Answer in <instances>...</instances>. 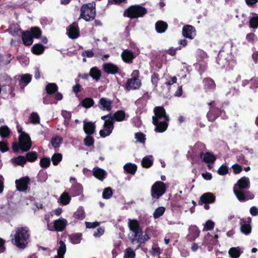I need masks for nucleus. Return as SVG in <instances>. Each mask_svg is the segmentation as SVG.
<instances>
[{"label": "nucleus", "mask_w": 258, "mask_h": 258, "mask_svg": "<svg viewBox=\"0 0 258 258\" xmlns=\"http://www.w3.org/2000/svg\"><path fill=\"white\" fill-rule=\"evenodd\" d=\"M165 208L164 207H160L157 208L153 213V217L157 219L161 217L165 212Z\"/></svg>", "instance_id": "obj_40"}, {"label": "nucleus", "mask_w": 258, "mask_h": 258, "mask_svg": "<svg viewBox=\"0 0 258 258\" xmlns=\"http://www.w3.org/2000/svg\"><path fill=\"white\" fill-rule=\"evenodd\" d=\"M30 236V231L28 227H18L11 235L12 242L18 248L23 249L27 246Z\"/></svg>", "instance_id": "obj_1"}, {"label": "nucleus", "mask_w": 258, "mask_h": 258, "mask_svg": "<svg viewBox=\"0 0 258 258\" xmlns=\"http://www.w3.org/2000/svg\"><path fill=\"white\" fill-rule=\"evenodd\" d=\"M209 104L213 106L210 108V110L207 114V117L209 120L213 121L218 116L220 110L218 108L213 107L215 105V102H211Z\"/></svg>", "instance_id": "obj_16"}, {"label": "nucleus", "mask_w": 258, "mask_h": 258, "mask_svg": "<svg viewBox=\"0 0 258 258\" xmlns=\"http://www.w3.org/2000/svg\"><path fill=\"white\" fill-rule=\"evenodd\" d=\"M31 80V77L28 74H25L21 76V81L26 85L28 84Z\"/></svg>", "instance_id": "obj_56"}, {"label": "nucleus", "mask_w": 258, "mask_h": 258, "mask_svg": "<svg viewBox=\"0 0 258 258\" xmlns=\"http://www.w3.org/2000/svg\"><path fill=\"white\" fill-rule=\"evenodd\" d=\"M141 85V81L138 78L134 77L127 80L125 88L127 90H135L139 89Z\"/></svg>", "instance_id": "obj_13"}, {"label": "nucleus", "mask_w": 258, "mask_h": 258, "mask_svg": "<svg viewBox=\"0 0 258 258\" xmlns=\"http://www.w3.org/2000/svg\"><path fill=\"white\" fill-rule=\"evenodd\" d=\"M57 90V86L55 83H49L46 87V91L49 94L55 93Z\"/></svg>", "instance_id": "obj_39"}, {"label": "nucleus", "mask_w": 258, "mask_h": 258, "mask_svg": "<svg viewBox=\"0 0 258 258\" xmlns=\"http://www.w3.org/2000/svg\"><path fill=\"white\" fill-rule=\"evenodd\" d=\"M98 106L102 110L109 111L112 108V102L109 99L101 98L98 102Z\"/></svg>", "instance_id": "obj_14"}, {"label": "nucleus", "mask_w": 258, "mask_h": 258, "mask_svg": "<svg viewBox=\"0 0 258 258\" xmlns=\"http://www.w3.org/2000/svg\"><path fill=\"white\" fill-rule=\"evenodd\" d=\"M124 170L128 173L134 174L137 170V166L134 164L130 163H126L124 165Z\"/></svg>", "instance_id": "obj_30"}, {"label": "nucleus", "mask_w": 258, "mask_h": 258, "mask_svg": "<svg viewBox=\"0 0 258 258\" xmlns=\"http://www.w3.org/2000/svg\"><path fill=\"white\" fill-rule=\"evenodd\" d=\"M10 133L9 128L7 126H3L0 127V136L3 138H6Z\"/></svg>", "instance_id": "obj_43"}, {"label": "nucleus", "mask_w": 258, "mask_h": 258, "mask_svg": "<svg viewBox=\"0 0 258 258\" xmlns=\"http://www.w3.org/2000/svg\"><path fill=\"white\" fill-rule=\"evenodd\" d=\"M135 251L131 248H127L126 249L124 253L125 258H134L135 257Z\"/></svg>", "instance_id": "obj_50"}, {"label": "nucleus", "mask_w": 258, "mask_h": 258, "mask_svg": "<svg viewBox=\"0 0 258 258\" xmlns=\"http://www.w3.org/2000/svg\"><path fill=\"white\" fill-rule=\"evenodd\" d=\"M40 165L43 168H47L50 165V160L48 158H43L40 161Z\"/></svg>", "instance_id": "obj_54"}, {"label": "nucleus", "mask_w": 258, "mask_h": 258, "mask_svg": "<svg viewBox=\"0 0 258 258\" xmlns=\"http://www.w3.org/2000/svg\"><path fill=\"white\" fill-rule=\"evenodd\" d=\"M112 195V191L110 187L106 188L102 194V196L104 199H108L111 197Z\"/></svg>", "instance_id": "obj_48"}, {"label": "nucleus", "mask_w": 258, "mask_h": 258, "mask_svg": "<svg viewBox=\"0 0 258 258\" xmlns=\"http://www.w3.org/2000/svg\"><path fill=\"white\" fill-rule=\"evenodd\" d=\"M252 82H254V86L253 88H257L258 87V80L256 79H251L249 80H245L242 81V86L244 87V86H246L247 84H249L250 83H252Z\"/></svg>", "instance_id": "obj_53"}, {"label": "nucleus", "mask_w": 258, "mask_h": 258, "mask_svg": "<svg viewBox=\"0 0 258 258\" xmlns=\"http://www.w3.org/2000/svg\"><path fill=\"white\" fill-rule=\"evenodd\" d=\"M67 34L72 39H75L79 36L80 32L77 23L74 22L68 27Z\"/></svg>", "instance_id": "obj_11"}, {"label": "nucleus", "mask_w": 258, "mask_h": 258, "mask_svg": "<svg viewBox=\"0 0 258 258\" xmlns=\"http://www.w3.org/2000/svg\"><path fill=\"white\" fill-rule=\"evenodd\" d=\"M250 213L252 216L258 215V208L256 207L253 206L250 209Z\"/></svg>", "instance_id": "obj_64"}, {"label": "nucleus", "mask_w": 258, "mask_h": 258, "mask_svg": "<svg viewBox=\"0 0 258 258\" xmlns=\"http://www.w3.org/2000/svg\"><path fill=\"white\" fill-rule=\"evenodd\" d=\"M161 252V249L158 246L156 245L153 246L150 250V253L153 256H159Z\"/></svg>", "instance_id": "obj_51"}, {"label": "nucleus", "mask_w": 258, "mask_h": 258, "mask_svg": "<svg viewBox=\"0 0 258 258\" xmlns=\"http://www.w3.org/2000/svg\"><path fill=\"white\" fill-rule=\"evenodd\" d=\"M94 54L92 50H88L82 52V55L84 57H92Z\"/></svg>", "instance_id": "obj_62"}, {"label": "nucleus", "mask_w": 258, "mask_h": 258, "mask_svg": "<svg viewBox=\"0 0 258 258\" xmlns=\"http://www.w3.org/2000/svg\"><path fill=\"white\" fill-rule=\"evenodd\" d=\"M29 32H30L32 37L34 38H37L41 35V30L37 27L32 28Z\"/></svg>", "instance_id": "obj_42"}, {"label": "nucleus", "mask_w": 258, "mask_h": 258, "mask_svg": "<svg viewBox=\"0 0 258 258\" xmlns=\"http://www.w3.org/2000/svg\"><path fill=\"white\" fill-rule=\"evenodd\" d=\"M135 138L137 141L140 143H144L145 142V138L143 134L138 133L136 134Z\"/></svg>", "instance_id": "obj_59"}, {"label": "nucleus", "mask_w": 258, "mask_h": 258, "mask_svg": "<svg viewBox=\"0 0 258 258\" xmlns=\"http://www.w3.org/2000/svg\"><path fill=\"white\" fill-rule=\"evenodd\" d=\"M84 142L86 146L89 147L93 145L94 140L92 137L88 136L84 139Z\"/></svg>", "instance_id": "obj_57"}, {"label": "nucleus", "mask_w": 258, "mask_h": 258, "mask_svg": "<svg viewBox=\"0 0 258 258\" xmlns=\"http://www.w3.org/2000/svg\"><path fill=\"white\" fill-rule=\"evenodd\" d=\"M112 117L113 121L115 120L117 121H121L125 118V113L123 111H118L114 113Z\"/></svg>", "instance_id": "obj_33"}, {"label": "nucleus", "mask_w": 258, "mask_h": 258, "mask_svg": "<svg viewBox=\"0 0 258 258\" xmlns=\"http://www.w3.org/2000/svg\"><path fill=\"white\" fill-rule=\"evenodd\" d=\"M93 175L100 180H103L106 176V172L102 169L95 167L93 170Z\"/></svg>", "instance_id": "obj_21"}, {"label": "nucleus", "mask_w": 258, "mask_h": 258, "mask_svg": "<svg viewBox=\"0 0 258 258\" xmlns=\"http://www.w3.org/2000/svg\"><path fill=\"white\" fill-rule=\"evenodd\" d=\"M86 226L88 228H94L99 225V223L98 222H85Z\"/></svg>", "instance_id": "obj_61"}, {"label": "nucleus", "mask_w": 258, "mask_h": 258, "mask_svg": "<svg viewBox=\"0 0 258 258\" xmlns=\"http://www.w3.org/2000/svg\"><path fill=\"white\" fill-rule=\"evenodd\" d=\"M243 253V251L239 247H233L228 250V254L231 258H239Z\"/></svg>", "instance_id": "obj_23"}, {"label": "nucleus", "mask_w": 258, "mask_h": 258, "mask_svg": "<svg viewBox=\"0 0 258 258\" xmlns=\"http://www.w3.org/2000/svg\"><path fill=\"white\" fill-rule=\"evenodd\" d=\"M113 129V118L106 119L103 124V129L101 130L99 134L101 137L105 138L109 136Z\"/></svg>", "instance_id": "obj_10"}, {"label": "nucleus", "mask_w": 258, "mask_h": 258, "mask_svg": "<svg viewBox=\"0 0 258 258\" xmlns=\"http://www.w3.org/2000/svg\"><path fill=\"white\" fill-rule=\"evenodd\" d=\"M66 252V246L62 241H60L59 246L57 249V254L54 258H63Z\"/></svg>", "instance_id": "obj_26"}, {"label": "nucleus", "mask_w": 258, "mask_h": 258, "mask_svg": "<svg viewBox=\"0 0 258 258\" xmlns=\"http://www.w3.org/2000/svg\"><path fill=\"white\" fill-rule=\"evenodd\" d=\"M200 234V231L198 227L195 226H191L189 228V233L188 234V239L190 240H194Z\"/></svg>", "instance_id": "obj_25"}, {"label": "nucleus", "mask_w": 258, "mask_h": 258, "mask_svg": "<svg viewBox=\"0 0 258 258\" xmlns=\"http://www.w3.org/2000/svg\"><path fill=\"white\" fill-rule=\"evenodd\" d=\"M31 122L33 124H37L40 122V118L36 113H32L30 116Z\"/></svg>", "instance_id": "obj_49"}, {"label": "nucleus", "mask_w": 258, "mask_h": 258, "mask_svg": "<svg viewBox=\"0 0 258 258\" xmlns=\"http://www.w3.org/2000/svg\"><path fill=\"white\" fill-rule=\"evenodd\" d=\"M257 39V37L255 35V34L254 33L250 32L248 34H247L246 36V39L248 42L252 44H253L255 43L256 40Z\"/></svg>", "instance_id": "obj_47"}, {"label": "nucleus", "mask_w": 258, "mask_h": 258, "mask_svg": "<svg viewBox=\"0 0 258 258\" xmlns=\"http://www.w3.org/2000/svg\"><path fill=\"white\" fill-rule=\"evenodd\" d=\"M154 115L153 116V123L155 125L156 132H165L168 126L167 122L169 117L166 114L165 110L162 107H156L154 109Z\"/></svg>", "instance_id": "obj_3"}, {"label": "nucleus", "mask_w": 258, "mask_h": 258, "mask_svg": "<svg viewBox=\"0 0 258 258\" xmlns=\"http://www.w3.org/2000/svg\"><path fill=\"white\" fill-rule=\"evenodd\" d=\"M89 75L93 79L97 81L100 78L101 72L97 68L93 67L91 69Z\"/></svg>", "instance_id": "obj_27"}, {"label": "nucleus", "mask_w": 258, "mask_h": 258, "mask_svg": "<svg viewBox=\"0 0 258 258\" xmlns=\"http://www.w3.org/2000/svg\"><path fill=\"white\" fill-rule=\"evenodd\" d=\"M218 174L221 175L226 174V165L225 164L222 165L217 171Z\"/></svg>", "instance_id": "obj_63"}, {"label": "nucleus", "mask_w": 258, "mask_h": 258, "mask_svg": "<svg viewBox=\"0 0 258 258\" xmlns=\"http://www.w3.org/2000/svg\"><path fill=\"white\" fill-rule=\"evenodd\" d=\"M22 39L25 45H30L33 43V39L30 32L24 31L22 34Z\"/></svg>", "instance_id": "obj_24"}, {"label": "nucleus", "mask_w": 258, "mask_h": 258, "mask_svg": "<svg viewBox=\"0 0 258 258\" xmlns=\"http://www.w3.org/2000/svg\"><path fill=\"white\" fill-rule=\"evenodd\" d=\"M44 50V47L43 45L39 44H36L32 47V51L33 53L39 55L42 54Z\"/></svg>", "instance_id": "obj_34"}, {"label": "nucleus", "mask_w": 258, "mask_h": 258, "mask_svg": "<svg viewBox=\"0 0 258 258\" xmlns=\"http://www.w3.org/2000/svg\"><path fill=\"white\" fill-rule=\"evenodd\" d=\"M83 129L86 134L90 135L94 133L95 125L92 122H86L84 121Z\"/></svg>", "instance_id": "obj_22"}, {"label": "nucleus", "mask_w": 258, "mask_h": 258, "mask_svg": "<svg viewBox=\"0 0 258 258\" xmlns=\"http://www.w3.org/2000/svg\"><path fill=\"white\" fill-rule=\"evenodd\" d=\"M147 13L146 8L139 6H131L125 12V15L127 17L134 19L143 17Z\"/></svg>", "instance_id": "obj_7"}, {"label": "nucleus", "mask_w": 258, "mask_h": 258, "mask_svg": "<svg viewBox=\"0 0 258 258\" xmlns=\"http://www.w3.org/2000/svg\"><path fill=\"white\" fill-rule=\"evenodd\" d=\"M182 34L184 37L192 39L196 36V32L194 27L186 25L182 28Z\"/></svg>", "instance_id": "obj_15"}, {"label": "nucleus", "mask_w": 258, "mask_h": 258, "mask_svg": "<svg viewBox=\"0 0 258 258\" xmlns=\"http://www.w3.org/2000/svg\"><path fill=\"white\" fill-rule=\"evenodd\" d=\"M121 57L123 60L127 63H131L135 56L131 50L128 49L124 50L121 53Z\"/></svg>", "instance_id": "obj_18"}, {"label": "nucleus", "mask_w": 258, "mask_h": 258, "mask_svg": "<svg viewBox=\"0 0 258 258\" xmlns=\"http://www.w3.org/2000/svg\"><path fill=\"white\" fill-rule=\"evenodd\" d=\"M18 132L21 133L19 137V144H14L13 145V149L14 151H17L19 147L21 150L27 151L29 150L31 147L30 138L27 134L22 132L21 130H18Z\"/></svg>", "instance_id": "obj_4"}, {"label": "nucleus", "mask_w": 258, "mask_h": 258, "mask_svg": "<svg viewBox=\"0 0 258 258\" xmlns=\"http://www.w3.org/2000/svg\"><path fill=\"white\" fill-rule=\"evenodd\" d=\"M232 167L233 170V172L236 174L240 173L242 170L241 166L238 164H234Z\"/></svg>", "instance_id": "obj_58"}, {"label": "nucleus", "mask_w": 258, "mask_h": 258, "mask_svg": "<svg viewBox=\"0 0 258 258\" xmlns=\"http://www.w3.org/2000/svg\"><path fill=\"white\" fill-rule=\"evenodd\" d=\"M67 224L68 222L66 219H57L53 222V227H50L49 223H48L47 225V229L50 231H62L66 228Z\"/></svg>", "instance_id": "obj_9"}, {"label": "nucleus", "mask_w": 258, "mask_h": 258, "mask_svg": "<svg viewBox=\"0 0 258 258\" xmlns=\"http://www.w3.org/2000/svg\"><path fill=\"white\" fill-rule=\"evenodd\" d=\"M128 226L130 230L129 238L134 243L135 241H141L140 235L141 229L139 226V222L136 220H128Z\"/></svg>", "instance_id": "obj_5"}, {"label": "nucleus", "mask_w": 258, "mask_h": 258, "mask_svg": "<svg viewBox=\"0 0 258 258\" xmlns=\"http://www.w3.org/2000/svg\"><path fill=\"white\" fill-rule=\"evenodd\" d=\"M37 157V154L34 152H29L26 155L27 159L31 162L35 161Z\"/></svg>", "instance_id": "obj_55"}, {"label": "nucleus", "mask_w": 258, "mask_h": 258, "mask_svg": "<svg viewBox=\"0 0 258 258\" xmlns=\"http://www.w3.org/2000/svg\"><path fill=\"white\" fill-rule=\"evenodd\" d=\"M243 224H242L240 227L241 232L244 234H249L251 231V226L248 224H246L245 221H243Z\"/></svg>", "instance_id": "obj_37"}, {"label": "nucleus", "mask_w": 258, "mask_h": 258, "mask_svg": "<svg viewBox=\"0 0 258 258\" xmlns=\"http://www.w3.org/2000/svg\"><path fill=\"white\" fill-rule=\"evenodd\" d=\"M9 149L8 144L6 142H0V150L3 152L7 151Z\"/></svg>", "instance_id": "obj_60"}, {"label": "nucleus", "mask_w": 258, "mask_h": 258, "mask_svg": "<svg viewBox=\"0 0 258 258\" xmlns=\"http://www.w3.org/2000/svg\"><path fill=\"white\" fill-rule=\"evenodd\" d=\"M74 217L78 220H82L85 217V213L83 207H79L74 213Z\"/></svg>", "instance_id": "obj_35"}, {"label": "nucleus", "mask_w": 258, "mask_h": 258, "mask_svg": "<svg viewBox=\"0 0 258 258\" xmlns=\"http://www.w3.org/2000/svg\"><path fill=\"white\" fill-rule=\"evenodd\" d=\"M13 160L16 165H20L21 166H23L26 161L25 158L22 156H19Z\"/></svg>", "instance_id": "obj_45"}, {"label": "nucleus", "mask_w": 258, "mask_h": 258, "mask_svg": "<svg viewBox=\"0 0 258 258\" xmlns=\"http://www.w3.org/2000/svg\"><path fill=\"white\" fill-rule=\"evenodd\" d=\"M166 186L161 181H157L154 183L151 188V196L153 198L159 199L165 192Z\"/></svg>", "instance_id": "obj_8"}, {"label": "nucleus", "mask_w": 258, "mask_h": 258, "mask_svg": "<svg viewBox=\"0 0 258 258\" xmlns=\"http://www.w3.org/2000/svg\"><path fill=\"white\" fill-rule=\"evenodd\" d=\"M103 68L105 72L107 74H114L118 71V68L111 63H106L103 66Z\"/></svg>", "instance_id": "obj_20"}, {"label": "nucleus", "mask_w": 258, "mask_h": 258, "mask_svg": "<svg viewBox=\"0 0 258 258\" xmlns=\"http://www.w3.org/2000/svg\"><path fill=\"white\" fill-rule=\"evenodd\" d=\"M250 183L249 178L243 176L237 180L234 185L233 191L237 199L240 202H244L249 199H252L254 197L253 194L249 191H244L250 187Z\"/></svg>", "instance_id": "obj_2"}, {"label": "nucleus", "mask_w": 258, "mask_h": 258, "mask_svg": "<svg viewBox=\"0 0 258 258\" xmlns=\"http://www.w3.org/2000/svg\"><path fill=\"white\" fill-rule=\"evenodd\" d=\"M153 164V156L149 155L142 159V165L144 167L148 168Z\"/></svg>", "instance_id": "obj_31"}, {"label": "nucleus", "mask_w": 258, "mask_h": 258, "mask_svg": "<svg viewBox=\"0 0 258 258\" xmlns=\"http://www.w3.org/2000/svg\"><path fill=\"white\" fill-rule=\"evenodd\" d=\"M61 159L62 155L59 153L54 154L51 158L52 163L54 165H57L58 163L61 160Z\"/></svg>", "instance_id": "obj_46"}, {"label": "nucleus", "mask_w": 258, "mask_h": 258, "mask_svg": "<svg viewBox=\"0 0 258 258\" xmlns=\"http://www.w3.org/2000/svg\"><path fill=\"white\" fill-rule=\"evenodd\" d=\"M94 103V100L90 98H86L81 102L82 106L85 108L91 107L93 105Z\"/></svg>", "instance_id": "obj_41"}, {"label": "nucleus", "mask_w": 258, "mask_h": 258, "mask_svg": "<svg viewBox=\"0 0 258 258\" xmlns=\"http://www.w3.org/2000/svg\"><path fill=\"white\" fill-rule=\"evenodd\" d=\"M214 222L211 220H208L204 225L203 230H210L212 229L214 227Z\"/></svg>", "instance_id": "obj_52"}, {"label": "nucleus", "mask_w": 258, "mask_h": 258, "mask_svg": "<svg viewBox=\"0 0 258 258\" xmlns=\"http://www.w3.org/2000/svg\"><path fill=\"white\" fill-rule=\"evenodd\" d=\"M30 181L28 177H24L15 181L17 189L20 191H26L28 188V185Z\"/></svg>", "instance_id": "obj_12"}, {"label": "nucleus", "mask_w": 258, "mask_h": 258, "mask_svg": "<svg viewBox=\"0 0 258 258\" xmlns=\"http://www.w3.org/2000/svg\"><path fill=\"white\" fill-rule=\"evenodd\" d=\"M155 27L158 33H162L166 30L167 24L162 21H159L156 23Z\"/></svg>", "instance_id": "obj_28"}, {"label": "nucleus", "mask_w": 258, "mask_h": 258, "mask_svg": "<svg viewBox=\"0 0 258 258\" xmlns=\"http://www.w3.org/2000/svg\"><path fill=\"white\" fill-rule=\"evenodd\" d=\"M200 156L202 161L207 163H213L216 159V157L210 152H202L201 153Z\"/></svg>", "instance_id": "obj_19"}, {"label": "nucleus", "mask_w": 258, "mask_h": 258, "mask_svg": "<svg viewBox=\"0 0 258 258\" xmlns=\"http://www.w3.org/2000/svg\"><path fill=\"white\" fill-rule=\"evenodd\" d=\"M215 197L214 195L211 192H206L200 198V202L201 204H211L214 202Z\"/></svg>", "instance_id": "obj_17"}, {"label": "nucleus", "mask_w": 258, "mask_h": 258, "mask_svg": "<svg viewBox=\"0 0 258 258\" xmlns=\"http://www.w3.org/2000/svg\"><path fill=\"white\" fill-rule=\"evenodd\" d=\"M81 15L79 18H82L86 21L93 20L96 15L95 4L94 3L85 4L81 9Z\"/></svg>", "instance_id": "obj_6"}, {"label": "nucleus", "mask_w": 258, "mask_h": 258, "mask_svg": "<svg viewBox=\"0 0 258 258\" xmlns=\"http://www.w3.org/2000/svg\"><path fill=\"white\" fill-rule=\"evenodd\" d=\"M204 87L206 90H213L215 88V84L214 81L211 79H205L203 81Z\"/></svg>", "instance_id": "obj_32"}, {"label": "nucleus", "mask_w": 258, "mask_h": 258, "mask_svg": "<svg viewBox=\"0 0 258 258\" xmlns=\"http://www.w3.org/2000/svg\"><path fill=\"white\" fill-rule=\"evenodd\" d=\"M82 234L78 233L70 236L71 242L74 244H78L81 242Z\"/></svg>", "instance_id": "obj_44"}, {"label": "nucleus", "mask_w": 258, "mask_h": 258, "mask_svg": "<svg viewBox=\"0 0 258 258\" xmlns=\"http://www.w3.org/2000/svg\"><path fill=\"white\" fill-rule=\"evenodd\" d=\"M71 197L69 195V194L66 192H64L60 196L58 200V202L62 205H67L69 204L71 201Z\"/></svg>", "instance_id": "obj_29"}, {"label": "nucleus", "mask_w": 258, "mask_h": 258, "mask_svg": "<svg viewBox=\"0 0 258 258\" xmlns=\"http://www.w3.org/2000/svg\"><path fill=\"white\" fill-rule=\"evenodd\" d=\"M250 28L256 29L258 28V15L255 14V16L249 19Z\"/></svg>", "instance_id": "obj_38"}, {"label": "nucleus", "mask_w": 258, "mask_h": 258, "mask_svg": "<svg viewBox=\"0 0 258 258\" xmlns=\"http://www.w3.org/2000/svg\"><path fill=\"white\" fill-rule=\"evenodd\" d=\"M62 138L59 136H56L52 138L51 141L52 146L54 148H58L59 147L60 144L62 143Z\"/></svg>", "instance_id": "obj_36"}]
</instances>
